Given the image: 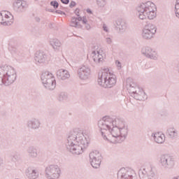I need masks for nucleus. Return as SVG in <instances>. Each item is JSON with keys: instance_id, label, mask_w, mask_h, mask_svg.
Here are the masks:
<instances>
[{"instance_id": "f257e3e1", "label": "nucleus", "mask_w": 179, "mask_h": 179, "mask_svg": "<svg viewBox=\"0 0 179 179\" xmlns=\"http://www.w3.org/2000/svg\"><path fill=\"white\" fill-rule=\"evenodd\" d=\"M98 127L103 139L111 143H121L128 135V127L120 118L104 116L98 122Z\"/></svg>"}, {"instance_id": "f03ea898", "label": "nucleus", "mask_w": 179, "mask_h": 179, "mask_svg": "<svg viewBox=\"0 0 179 179\" xmlns=\"http://www.w3.org/2000/svg\"><path fill=\"white\" fill-rule=\"evenodd\" d=\"M90 140L83 135L80 129H74L67 134L66 148L72 155H79L87 148Z\"/></svg>"}, {"instance_id": "7ed1b4c3", "label": "nucleus", "mask_w": 179, "mask_h": 179, "mask_svg": "<svg viewBox=\"0 0 179 179\" xmlns=\"http://www.w3.org/2000/svg\"><path fill=\"white\" fill-rule=\"evenodd\" d=\"M136 16L141 20H145L146 17L153 20L156 17V5L151 1L140 3L136 8Z\"/></svg>"}, {"instance_id": "20e7f679", "label": "nucleus", "mask_w": 179, "mask_h": 179, "mask_svg": "<svg viewBox=\"0 0 179 179\" xmlns=\"http://www.w3.org/2000/svg\"><path fill=\"white\" fill-rule=\"evenodd\" d=\"M117 84V76L108 68H104L98 76V85L105 89H111Z\"/></svg>"}, {"instance_id": "39448f33", "label": "nucleus", "mask_w": 179, "mask_h": 179, "mask_svg": "<svg viewBox=\"0 0 179 179\" xmlns=\"http://www.w3.org/2000/svg\"><path fill=\"white\" fill-rule=\"evenodd\" d=\"M16 78H17V74L13 67L8 65L0 66V85L10 86L15 83Z\"/></svg>"}, {"instance_id": "423d86ee", "label": "nucleus", "mask_w": 179, "mask_h": 179, "mask_svg": "<svg viewBox=\"0 0 179 179\" xmlns=\"http://www.w3.org/2000/svg\"><path fill=\"white\" fill-rule=\"evenodd\" d=\"M126 87L130 96L134 97L136 100L145 101L148 99V96L143 90L138 87L134 82L132 78H127L126 80Z\"/></svg>"}, {"instance_id": "0eeeda50", "label": "nucleus", "mask_w": 179, "mask_h": 179, "mask_svg": "<svg viewBox=\"0 0 179 179\" xmlns=\"http://www.w3.org/2000/svg\"><path fill=\"white\" fill-rule=\"evenodd\" d=\"M41 82L48 90H54L57 86V81L55 80V77L50 71H45L42 73L41 76Z\"/></svg>"}, {"instance_id": "6e6552de", "label": "nucleus", "mask_w": 179, "mask_h": 179, "mask_svg": "<svg viewBox=\"0 0 179 179\" xmlns=\"http://www.w3.org/2000/svg\"><path fill=\"white\" fill-rule=\"evenodd\" d=\"M158 163L162 170H171L176 165L174 157L169 154L161 155Z\"/></svg>"}, {"instance_id": "1a4fd4ad", "label": "nucleus", "mask_w": 179, "mask_h": 179, "mask_svg": "<svg viewBox=\"0 0 179 179\" xmlns=\"http://www.w3.org/2000/svg\"><path fill=\"white\" fill-rule=\"evenodd\" d=\"M157 32V27L154 24L148 23L145 24L141 31V37L143 40H152L155 34Z\"/></svg>"}, {"instance_id": "9d476101", "label": "nucleus", "mask_w": 179, "mask_h": 179, "mask_svg": "<svg viewBox=\"0 0 179 179\" xmlns=\"http://www.w3.org/2000/svg\"><path fill=\"white\" fill-rule=\"evenodd\" d=\"M45 176L48 179H59L61 177V168L57 164L48 166L45 169Z\"/></svg>"}, {"instance_id": "9b49d317", "label": "nucleus", "mask_w": 179, "mask_h": 179, "mask_svg": "<svg viewBox=\"0 0 179 179\" xmlns=\"http://www.w3.org/2000/svg\"><path fill=\"white\" fill-rule=\"evenodd\" d=\"M141 54L152 61H157L159 59V52L156 49L150 46H145L142 48Z\"/></svg>"}, {"instance_id": "f8f14e48", "label": "nucleus", "mask_w": 179, "mask_h": 179, "mask_svg": "<svg viewBox=\"0 0 179 179\" xmlns=\"http://www.w3.org/2000/svg\"><path fill=\"white\" fill-rule=\"evenodd\" d=\"M92 69L87 65H82L77 69V76L80 80H87L90 79Z\"/></svg>"}, {"instance_id": "ddd939ff", "label": "nucleus", "mask_w": 179, "mask_h": 179, "mask_svg": "<svg viewBox=\"0 0 179 179\" xmlns=\"http://www.w3.org/2000/svg\"><path fill=\"white\" fill-rule=\"evenodd\" d=\"M138 174L141 179H153L156 177V171L152 166H146L140 169Z\"/></svg>"}, {"instance_id": "4468645a", "label": "nucleus", "mask_w": 179, "mask_h": 179, "mask_svg": "<svg viewBox=\"0 0 179 179\" xmlns=\"http://www.w3.org/2000/svg\"><path fill=\"white\" fill-rule=\"evenodd\" d=\"M101 154L97 150L92 151L90 153V162L94 169H99L101 164Z\"/></svg>"}, {"instance_id": "2eb2a0df", "label": "nucleus", "mask_w": 179, "mask_h": 179, "mask_svg": "<svg viewBox=\"0 0 179 179\" xmlns=\"http://www.w3.org/2000/svg\"><path fill=\"white\" fill-rule=\"evenodd\" d=\"M80 22L83 23V24H85V28L87 29V30H90V24L87 23V19L86 18V17H73L71 18L70 26L71 27H76L77 29H82V24H80Z\"/></svg>"}, {"instance_id": "dca6fc26", "label": "nucleus", "mask_w": 179, "mask_h": 179, "mask_svg": "<svg viewBox=\"0 0 179 179\" xmlns=\"http://www.w3.org/2000/svg\"><path fill=\"white\" fill-rule=\"evenodd\" d=\"M13 23V15L10 12L3 10L0 13V24L10 26Z\"/></svg>"}, {"instance_id": "f3484780", "label": "nucleus", "mask_w": 179, "mask_h": 179, "mask_svg": "<svg viewBox=\"0 0 179 179\" xmlns=\"http://www.w3.org/2000/svg\"><path fill=\"white\" fill-rule=\"evenodd\" d=\"M29 8V3L24 0H16L13 3V9L17 13H23Z\"/></svg>"}, {"instance_id": "a211bd4d", "label": "nucleus", "mask_w": 179, "mask_h": 179, "mask_svg": "<svg viewBox=\"0 0 179 179\" xmlns=\"http://www.w3.org/2000/svg\"><path fill=\"white\" fill-rule=\"evenodd\" d=\"M91 57L96 65H101L106 59V54L103 50H94L92 52Z\"/></svg>"}, {"instance_id": "6ab92c4d", "label": "nucleus", "mask_w": 179, "mask_h": 179, "mask_svg": "<svg viewBox=\"0 0 179 179\" xmlns=\"http://www.w3.org/2000/svg\"><path fill=\"white\" fill-rule=\"evenodd\" d=\"M27 127L29 128V129L36 131L39 129L40 127H41V122L39 119L34 117L27 120Z\"/></svg>"}, {"instance_id": "aec40b11", "label": "nucleus", "mask_w": 179, "mask_h": 179, "mask_svg": "<svg viewBox=\"0 0 179 179\" xmlns=\"http://www.w3.org/2000/svg\"><path fill=\"white\" fill-rule=\"evenodd\" d=\"M48 55L43 51H38L35 53V61L38 64H47L48 62Z\"/></svg>"}, {"instance_id": "412c9836", "label": "nucleus", "mask_w": 179, "mask_h": 179, "mask_svg": "<svg viewBox=\"0 0 179 179\" xmlns=\"http://www.w3.org/2000/svg\"><path fill=\"white\" fill-rule=\"evenodd\" d=\"M25 176L28 179H37L38 178L40 174L38 171L35 168L29 166L25 170Z\"/></svg>"}, {"instance_id": "4be33fe9", "label": "nucleus", "mask_w": 179, "mask_h": 179, "mask_svg": "<svg viewBox=\"0 0 179 179\" xmlns=\"http://www.w3.org/2000/svg\"><path fill=\"white\" fill-rule=\"evenodd\" d=\"M151 136L153 138L155 143L159 145H162V143L166 142V135L162 132L152 133Z\"/></svg>"}, {"instance_id": "5701e85b", "label": "nucleus", "mask_w": 179, "mask_h": 179, "mask_svg": "<svg viewBox=\"0 0 179 179\" xmlns=\"http://www.w3.org/2000/svg\"><path fill=\"white\" fill-rule=\"evenodd\" d=\"M115 26L116 29L119 31V33H124L127 30V24L125 20L122 18H119L115 21Z\"/></svg>"}, {"instance_id": "b1692460", "label": "nucleus", "mask_w": 179, "mask_h": 179, "mask_svg": "<svg viewBox=\"0 0 179 179\" xmlns=\"http://www.w3.org/2000/svg\"><path fill=\"white\" fill-rule=\"evenodd\" d=\"M8 50L13 57V58H15V59H19L22 55H23V52L20 51V50L15 48L13 45H12L11 43L8 44Z\"/></svg>"}, {"instance_id": "393cba45", "label": "nucleus", "mask_w": 179, "mask_h": 179, "mask_svg": "<svg viewBox=\"0 0 179 179\" xmlns=\"http://www.w3.org/2000/svg\"><path fill=\"white\" fill-rule=\"evenodd\" d=\"M57 78L59 79V80H66V79L71 78V74H69V71L67 70L59 69L57 71Z\"/></svg>"}, {"instance_id": "a878e982", "label": "nucleus", "mask_w": 179, "mask_h": 179, "mask_svg": "<svg viewBox=\"0 0 179 179\" xmlns=\"http://www.w3.org/2000/svg\"><path fill=\"white\" fill-rule=\"evenodd\" d=\"M27 153L29 159H37L38 157V150L34 146H29L27 150Z\"/></svg>"}, {"instance_id": "bb28decb", "label": "nucleus", "mask_w": 179, "mask_h": 179, "mask_svg": "<svg viewBox=\"0 0 179 179\" xmlns=\"http://www.w3.org/2000/svg\"><path fill=\"white\" fill-rule=\"evenodd\" d=\"M166 135L169 139H176L178 136V130L174 127H169L166 130Z\"/></svg>"}, {"instance_id": "cd10ccee", "label": "nucleus", "mask_w": 179, "mask_h": 179, "mask_svg": "<svg viewBox=\"0 0 179 179\" xmlns=\"http://www.w3.org/2000/svg\"><path fill=\"white\" fill-rule=\"evenodd\" d=\"M50 43L54 50H58L61 47V42L58 39H51Z\"/></svg>"}, {"instance_id": "c85d7f7f", "label": "nucleus", "mask_w": 179, "mask_h": 179, "mask_svg": "<svg viewBox=\"0 0 179 179\" xmlns=\"http://www.w3.org/2000/svg\"><path fill=\"white\" fill-rule=\"evenodd\" d=\"M59 101H64V100H68V94L66 92H61L58 96Z\"/></svg>"}, {"instance_id": "c756f323", "label": "nucleus", "mask_w": 179, "mask_h": 179, "mask_svg": "<svg viewBox=\"0 0 179 179\" xmlns=\"http://www.w3.org/2000/svg\"><path fill=\"white\" fill-rule=\"evenodd\" d=\"M96 1L99 8H104L105 5L107 4V1L106 0H96Z\"/></svg>"}, {"instance_id": "7c9ffc66", "label": "nucleus", "mask_w": 179, "mask_h": 179, "mask_svg": "<svg viewBox=\"0 0 179 179\" xmlns=\"http://www.w3.org/2000/svg\"><path fill=\"white\" fill-rule=\"evenodd\" d=\"M175 13L176 17L179 18V0H176L175 5Z\"/></svg>"}, {"instance_id": "2f4dec72", "label": "nucleus", "mask_w": 179, "mask_h": 179, "mask_svg": "<svg viewBox=\"0 0 179 179\" xmlns=\"http://www.w3.org/2000/svg\"><path fill=\"white\" fill-rule=\"evenodd\" d=\"M105 41L106 44H113V36H108L105 38Z\"/></svg>"}, {"instance_id": "473e14b6", "label": "nucleus", "mask_w": 179, "mask_h": 179, "mask_svg": "<svg viewBox=\"0 0 179 179\" xmlns=\"http://www.w3.org/2000/svg\"><path fill=\"white\" fill-rule=\"evenodd\" d=\"M51 6H53L55 9H58V6H59V4L57 1H52L50 2Z\"/></svg>"}, {"instance_id": "72a5a7b5", "label": "nucleus", "mask_w": 179, "mask_h": 179, "mask_svg": "<svg viewBox=\"0 0 179 179\" xmlns=\"http://www.w3.org/2000/svg\"><path fill=\"white\" fill-rule=\"evenodd\" d=\"M115 64H116V66L118 69H121L122 68L121 62H120V61L116 60Z\"/></svg>"}, {"instance_id": "f704fd0d", "label": "nucleus", "mask_w": 179, "mask_h": 179, "mask_svg": "<svg viewBox=\"0 0 179 179\" xmlns=\"http://www.w3.org/2000/svg\"><path fill=\"white\" fill-rule=\"evenodd\" d=\"M103 31H106V33H108V31H110V30L108 29V27L106 24H103Z\"/></svg>"}, {"instance_id": "c9c22d12", "label": "nucleus", "mask_w": 179, "mask_h": 179, "mask_svg": "<svg viewBox=\"0 0 179 179\" xmlns=\"http://www.w3.org/2000/svg\"><path fill=\"white\" fill-rule=\"evenodd\" d=\"M76 6V2L72 1L69 4V8H75Z\"/></svg>"}, {"instance_id": "e433bc0d", "label": "nucleus", "mask_w": 179, "mask_h": 179, "mask_svg": "<svg viewBox=\"0 0 179 179\" xmlns=\"http://www.w3.org/2000/svg\"><path fill=\"white\" fill-rule=\"evenodd\" d=\"M54 26H55V24L52 22H50L48 24V28L49 29H54Z\"/></svg>"}, {"instance_id": "4c0bfd02", "label": "nucleus", "mask_w": 179, "mask_h": 179, "mask_svg": "<svg viewBox=\"0 0 179 179\" xmlns=\"http://www.w3.org/2000/svg\"><path fill=\"white\" fill-rule=\"evenodd\" d=\"M61 2L65 5H68L69 3V0H61Z\"/></svg>"}, {"instance_id": "58836bf2", "label": "nucleus", "mask_w": 179, "mask_h": 179, "mask_svg": "<svg viewBox=\"0 0 179 179\" xmlns=\"http://www.w3.org/2000/svg\"><path fill=\"white\" fill-rule=\"evenodd\" d=\"M3 164V158L0 157V166H2Z\"/></svg>"}, {"instance_id": "ea45409f", "label": "nucleus", "mask_w": 179, "mask_h": 179, "mask_svg": "<svg viewBox=\"0 0 179 179\" xmlns=\"http://www.w3.org/2000/svg\"><path fill=\"white\" fill-rule=\"evenodd\" d=\"M75 13L76 15H78V17H79V9L76 8L75 10Z\"/></svg>"}, {"instance_id": "a19ab883", "label": "nucleus", "mask_w": 179, "mask_h": 179, "mask_svg": "<svg viewBox=\"0 0 179 179\" xmlns=\"http://www.w3.org/2000/svg\"><path fill=\"white\" fill-rule=\"evenodd\" d=\"M176 70L179 73V63L176 65Z\"/></svg>"}, {"instance_id": "79ce46f5", "label": "nucleus", "mask_w": 179, "mask_h": 179, "mask_svg": "<svg viewBox=\"0 0 179 179\" xmlns=\"http://www.w3.org/2000/svg\"><path fill=\"white\" fill-rule=\"evenodd\" d=\"M87 13H92V10L87 9Z\"/></svg>"}, {"instance_id": "37998d69", "label": "nucleus", "mask_w": 179, "mask_h": 179, "mask_svg": "<svg viewBox=\"0 0 179 179\" xmlns=\"http://www.w3.org/2000/svg\"><path fill=\"white\" fill-rule=\"evenodd\" d=\"M56 13H62V11H61V10H56Z\"/></svg>"}, {"instance_id": "c03bdc74", "label": "nucleus", "mask_w": 179, "mask_h": 179, "mask_svg": "<svg viewBox=\"0 0 179 179\" xmlns=\"http://www.w3.org/2000/svg\"><path fill=\"white\" fill-rule=\"evenodd\" d=\"M19 156L17 155H14V158L16 159H18Z\"/></svg>"}, {"instance_id": "a18cd8bd", "label": "nucleus", "mask_w": 179, "mask_h": 179, "mask_svg": "<svg viewBox=\"0 0 179 179\" xmlns=\"http://www.w3.org/2000/svg\"><path fill=\"white\" fill-rule=\"evenodd\" d=\"M173 179H179V176L175 177Z\"/></svg>"}, {"instance_id": "49530a36", "label": "nucleus", "mask_w": 179, "mask_h": 179, "mask_svg": "<svg viewBox=\"0 0 179 179\" xmlns=\"http://www.w3.org/2000/svg\"><path fill=\"white\" fill-rule=\"evenodd\" d=\"M34 2H38V0H34Z\"/></svg>"}]
</instances>
